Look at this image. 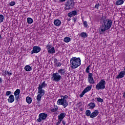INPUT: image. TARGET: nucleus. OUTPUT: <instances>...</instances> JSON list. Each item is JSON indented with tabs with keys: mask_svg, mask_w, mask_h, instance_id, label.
Instances as JSON below:
<instances>
[{
	"mask_svg": "<svg viewBox=\"0 0 125 125\" xmlns=\"http://www.w3.org/2000/svg\"><path fill=\"white\" fill-rule=\"evenodd\" d=\"M70 20H71V19H69V21H70Z\"/></svg>",
	"mask_w": 125,
	"mask_h": 125,
	"instance_id": "nucleus-54",
	"label": "nucleus"
},
{
	"mask_svg": "<svg viewBox=\"0 0 125 125\" xmlns=\"http://www.w3.org/2000/svg\"><path fill=\"white\" fill-rule=\"evenodd\" d=\"M83 26L85 28H87V21H84L83 22Z\"/></svg>",
	"mask_w": 125,
	"mask_h": 125,
	"instance_id": "nucleus-40",
	"label": "nucleus"
},
{
	"mask_svg": "<svg viewBox=\"0 0 125 125\" xmlns=\"http://www.w3.org/2000/svg\"><path fill=\"white\" fill-rule=\"evenodd\" d=\"M38 93H39V94H40V95H42V96H43V95L45 94V91L42 89H38Z\"/></svg>",
	"mask_w": 125,
	"mask_h": 125,
	"instance_id": "nucleus-17",
	"label": "nucleus"
},
{
	"mask_svg": "<svg viewBox=\"0 0 125 125\" xmlns=\"http://www.w3.org/2000/svg\"><path fill=\"white\" fill-rule=\"evenodd\" d=\"M7 75H8V76H11L12 73L7 71Z\"/></svg>",
	"mask_w": 125,
	"mask_h": 125,
	"instance_id": "nucleus-43",
	"label": "nucleus"
},
{
	"mask_svg": "<svg viewBox=\"0 0 125 125\" xmlns=\"http://www.w3.org/2000/svg\"><path fill=\"white\" fill-rule=\"evenodd\" d=\"M57 110H58V107L57 106H56V107L51 109V112H56V111H57Z\"/></svg>",
	"mask_w": 125,
	"mask_h": 125,
	"instance_id": "nucleus-35",
	"label": "nucleus"
},
{
	"mask_svg": "<svg viewBox=\"0 0 125 125\" xmlns=\"http://www.w3.org/2000/svg\"><path fill=\"white\" fill-rule=\"evenodd\" d=\"M123 97L124 98H125V92H124V93H123Z\"/></svg>",
	"mask_w": 125,
	"mask_h": 125,
	"instance_id": "nucleus-48",
	"label": "nucleus"
},
{
	"mask_svg": "<svg viewBox=\"0 0 125 125\" xmlns=\"http://www.w3.org/2000/svg\"><path fill=\"white\" fill-rule=\"evenodd\" d=\"M70 20H71V19H69V21H70Z\"/></svg>",
	"mask_w": 125,
	"mask_h": 125,
	"instance_id": "nucleus-53",
	"label": "nucleus"
},
{
	"mask_svg": "<svg viewBox=\"0 0 125 125\" xmlns=\"http://www.w3.org/2000/svg\"><path fill=\"white\" fill-rule=\"evenodd\" d=\"M88 106L89 107V109H94L95 108V104L94 103H90L88 104Z\"/></svg>",
	"mask_w": 125,
	"mask_h": 125,
	"instance_id": "nucleus-20",
	"label": "nucleus"
},
{
	"mask_svg": "<svg viewBox=\"0 0 125 125\" xmlns=\"http://www.w3.org/2000/svg\"><path fill=\"white\" fill-rule=\"evenodd\" d=\"M62 125H66V121H64V120H62Z\"/></svg>",
	"mask_w": 125,
	"mask_h": 125,
	"instance_id": "nucleus-46",
	"label": "nucleus"
},
{
	"mask_svg": "<svg viewBox=\"0 0 125 125\" xmlns=\"http://www.w3.org/2000/svg\"><path fill=\"white\" fill-rule=\"evenodd\" d=\"M4 74H5L4 75V76H5H5H6V75H7V70H5V71L4 72Z\"/></svg>",
	"mask_w": 125,
	"mask_h": 125,
	"instance_id": "nucleus-47",
	"label": "nucleus"
},
{
	"mask_svg": "<svg viewBox=\"0 0 125 125\" xmlns=\"http://www.w3.org/2000/svg\"><path fill=\"white\" fill-rule=\"evenodd\" d=\"M41 47L35 46L33 47V50L30 52L31 54H34V53H39V52L41 51Z\"/></svg>",
	"mask_w": 125,
	"mask_h": 125,
	"instance_id": "nucleus-9",
	"label": "nucleus"
},
{
	"mask_svg": "<svg viewBox=\"0 0 125 125\" xmlns=\"http://www.w3.org/2000/svg\"><path fill=\"white\" fill-rule=\"evenodd\" d=\"M10 94H11V91H7L6 92V96H9V95H10Z\"/></svg>",
	"mask_w": 125,
	"mask_h": 125,
	"instance_id": "nucleus-42",
	"label": "nucleus"
},
{
	"mask_svg": "<svg viewBox=\"0 0 125 125\" xmlns=\"http://www.w3.org/2000/svg\"><path fill=\"white\" fill-rule=\"evenodd\" d=\"M85 93H86L83 90V92H82V93L80 95V97H81V98L83 97V95H84V94H85Z\"/></svg>",
	"mask_w": 125,
	"mask_h": 125,
	"instance_id": "nucleus-37",
	"label": "nucleus"
},
{
	"mask_svg": "<svg viewBox=\"0 0 125 125\" xmlns=\"http://www.w3.org/2000/svg\"><path fill=\"white\" fill-rule=\"evenodd\" d=\"M58 62V61L57 60V59H54V63L56 65L57 67H61L62 64L60 62Z\"/></svg>",
	"mask_w": 125,
	"mask_h": 125,
	"instance_id": "nucleus-22",
	"label": "nucleus"
},
{
	"mask_svg": "<svg viewBox=\"0 0 125 125\" xmlns=\"http://www.w3.org/2000/svg\"><path fill=\"white\" fill-rule=\"evenodd\" d=\"M26 101L28 104H31V103H32V98L30 97H27L26 98Z\"/></svg>",
	"mask_w": 125,
	"mask_h": 125,
	"instance_id": "nucleus-26",
	"label": "nucleus"
},
{
	"mask_svg": "<svg viewBox=\"0 0 125 125\" xmlns=\"http://www.w3.org/2000/svg\"><path fill=\"white\" fill-rule=\"evenodd\" d=\"M63 121V119H58V122L60 123V124H61V121Z\"/></svg>",
	"mask_w": 125,
	"mask_h": 125,
	"instance_id": "nucleus-45",
	"label": "nucleus"
},
{
	"mask_svg": "<svg viewBox=\"0 0 125 125\" xmlns=\"http://www.w3.org/2000/svg\"><path fill=\"white\" fill-rule=\"evenodd\" d=\"M81 64L82 61L80 58L72 57L70 59V65L72 69H77Z\"/></svg>",
	"mask_w": 125,
	"mask_h": 125,
	"instance_id": "nucleus-2",
	"label": "nucleus"
},
{
	"mask_svg": "<svg viewBox=\"0 0 125 125\" xmlns=\"http://www.w3.org/2000/svg\"><path fill=\"white\" fill-rule=\"evenodd\" d=\"M60 125V122H57V123H56V125Z\"/></svg>",
	"mask_w": 125,
	"mask_h": 125,
	"instance_id": "nucleus-50",
	"label": "nucleus"
},
{
	"mask_svg": "<svg viewBox=\"0 0 125 125\" xmlns=\"http://www.w3.org/2000/svg\"><path fill=\"white\" fill-rule=\"evenodd\" d=\"M21 90L20 89H17L14 92V95L15 97L16 101H18L19 99V95L20 94Z\"/></svg>",
	"mask_w": 125,
	"mask_h": 125,
	"instance_id": "nucleus-10",
	"label": "nucleus"
},
{
	"mask_svg": "<svg viewBox=\"0 0 125 125\" xmlns=\"http://www.w3.org/2000/svg\"><path fill=\"white\" fill-rule=\"evenodd\" d=\"M68 17H73V16H76V15H78V13L77 12V11L74 10L73 11H71L68 13Z\"/></svg>",
	"mask_w": 125,
	"mask_h": 125,
	"instance_id": "nucleus-11",
	"label": "nucleus"
},
{
	"mask_svg": "<svg viewBox=\"0 0 125 125\" xmlns=\"http://www.w3.org/2000/svg\"><path fill=\"white\" fill-rule=\"evenodd\" d=\"M99 6H100V4L99 3H96L95 5L94 8H97V9H98L99 8Z\"/></svg>",
	"mask_w": 125,
	"mask_h": 125,
	"instance_id": "nucleus-39",
	"label": "nucleus"
},
{
	"mask_svg": "<svg viewBox=\"0 0 125 125\" xmlns=\"http://www.w3.org/2000/svg\"><path fill=\"white\" fill-rule=\"evenodd\" d=\"M54 24L55 26H60L61 25V21L59 20H56L54 21Z\"/></svg>",
	"mask_w": 125,
	"mask_h": 125,
	"instance_id": "nucleus-18",
	"label": "nucleus"
},
{
	"mask_svg": "<svg viewBox=\"0 0 125 125\" xmlns=\"http://www.w3.org/2000/svg\"><path fill=\"white\" fill-rule=\"evenodd\" d=\"M63 98L60 99L57 101L58 105H62L63 108H66L69 104L67 102L66 99H68V96L67 95H64L62 96Z\"/></svg>",
	"mask_w": 125,
	"mask_h": 125,
	"instance_id": "nucleus-3",
	"label": "nucleus"
},
{
	"mask_svg": "<svg viewBox=\"0 0 125 125\" xmlns=\"http://www.w3.org/2000/svg\"><path fill=\"white\" fill-rule=\"evenodd\" d=\"M24 70L26 71V72H30L32 71V67L30 65H27L24 67Z\"/></svg>",
	"mask_w": 125,
	"mask_h": 125,
	"instance_id": "nucleus-23",
	"label": "nucleus"
},
{
	"mask_svg": "<svg viewBox=\"0 0 125 125\" xmlns=\"http://www.w3.org/2000/svg\"><path fill=\"white\" fill-rule=\"evenodd\" d=\"M98 114H99L98 110H95L91 114L90 118L92 119L95 118V117H97V116H98Z\"/></svg>",
	"mask_w": 125,
	"mask_h": 125,
	"instance_id": "nucleus-12",
	"label": "nucleus"
},
{
	"mask_svg": "<svg viewBox=\"0 0 125 125\" xmlns=\"http://www.w3.org/2000/svg\"><path fill=\"white\" fill-rule=\"evenodd\" d=\"M48 117L47 114L42 113H40L39 115V119L37 120V122L38 123H41L42 121L45 120Z\"/></svg>",
	"mask_w": 125,
	"mask_h": 125,
	"instance_id": "nucleus-7",
	"label": "nucleus"
},
{
	"mask_svg": "<svg viewBox=\"0 0 125 125\" xmlns=\"http://www.w3.org/2000/svg\"><path fill=\"white\" fill-rule=\"evenodd\" d=\"M65 0H61L62 2H63V1H65Z\"/></svg>",
	"mask_w": 125,
	"mask_h": 125,
	"instance_id": "nucleus-51",
	"label": "nucleus"
},
{
	"mask_svg": "<svg viewBox=\"0 0 125 125\" xmlns=\"http://www.w3.org/2000/svg\"><path fill=\"white\" fill-rule=\"evenodd\" d=\"M113 21L109 19L104 20L103 21L102 25L100 27L99 29V32L100 35L104 34V32L107 30H109L112 27Z\"/></svg>",
	"mask_w": 125,
	"mask_h": 125,
	"instance_id": "nucleus-1",
	"label": "nucleus"
},
{
	"mask_svg": "<svg viewBox=\"0 0 125 125\" xmlns=\"http://www.w3.org/2000/svg\"><path fill=\"white\" fill-rule=\"evenodd\" d=\"M65 117H66V114H65L64 112H62L58 115V119L63 120Z\"/></svg>",
	"mask_w": 125,
	"mask_h": 125,
	"instance_id": "nucleus-21",
	"label": "nucleus"
},
{
	"mask_svg": "<svg viewBox=\"0 0 125 125\" xmlns=\"http://www.w3.org/2000/svg\"><path fill=\"white\" fill-rule=\"evenodd\" d=\"M2 39V37H1V35H0V40H1Z\"/></svg>",
	"mask_w": 125,
	"mask_h": 125,
	"instance_id": "nucleus-52",
	"label": "nucleus"
},
{
	"mask_svg": "<svg viewBox=\"0 0 125 125\" xmlns=\"http://www.w3.org/2000/svg\"><path fill=\"white\" fill-rule=\"evenodd\" d=\"M51 80L53 82L59 83V82H60L62 80V76L59 75V73L56 72L52 75Z\"/></svg>",
	"mask_w": 125,
	"mask_h": 125,
	"instance_id": "nucleus-6",
	"label": "nucleus"
},
{
	"mask_svg": "<svg viewBox=\"0 0 125 125\" xmlns=\"http://www.w3.org/2000/svg\"><path fill=\"white\" fill-rule=\"evenodd\" d=\"M63 41L65 42H71V38L69 37H65L64 38Z\"/></svg>",
	"mask_w": 125,
	"mask_h": 125,
	"instance_id": "nucleus-30",
	"label": "nucleus"
},
{
	"mask_svg": "<svg viewBox=\"0 0 125 125\" xmlns=\"http://www.w3.org/2000/svg\"><path fill=\"white\" fill-rule=\"evenodd\" d=\"M106 81L104 79H102L96 86V89L97 90H103L105 88Z\"/></svg>",
	"mask_w": 125,
	"mask_h": 125,
	"instance_id": "nucleus-4",
	"label": "nucleus"
},
{
	"mask_svg": "<svg viewBox=\"0 0 125 125\" xmlns=\"http://www.w3.org/2000/svg\"><path fill=\"white\" fill-rule=\"evenodd\" d=\"M14 100H15L14 99V96L13 95H10L8 99V102L9 103H13V102H14Z\"/></svg>",
	"mask_w": 125,
	"mask_h": 125,
	"instance_id": "nucleus-15",
	"label": "nucleus"
},
{
	"mask_svg": "<svg viewBox=\"0 0 125 125\" xmlns=\"http://www.w3.org/2000/svg\"><path fill=\"white\" fill-rule=\"evenodd\" d=\"M92 87V85L88 86L86 87L83 90L86 93L88 92V91L91 90V88Z\"/></svg>",
	"mask_w": 125,
	"mask_h": 125,
	"instance_id": "nucleus-25",
	"label": "nucleus"
},
{
	"mask_svg": "<svg viewBox=\"0 0 125 125\" xmlns=\"http://www.w3.org/2000/svg\"><path fill=\"white\" fill-rule=\"evenodd\" d=\"M77 107H78V109H81V107L83 106V103L82 102H80L76 104Z\"/></svg>",
	"mask_w": 125,
	"mask_h": 125,
	"instance_id": "nucleus-31",
	"label": "nucleus"
},
{
	"mask_svg": "<svg viewBox=\"0 0 125 125\" xmlns=\"http://www.w3.org/2000/svg\"><path fill=\"white\" fill-rule=\"evenodd\" d=\"M90 65H88L87 67H86V69H85V72H86V73H89V69H90Z\"/></svg>",
	"mask_w": 125,
	"mask_h": 125,
	"instance_id": "nucleus-36",
	"label": "nucleus"
},
{
	"mask_svg": "<svg viewBox=\"0 0 125 125\" xmlns=\"http://www.w3.org/2000/svg\"><path fill=\"white\" fill-rule=\"evenodd\" d=\"M85 115L87 117H90L91 115V111H90L89 109L86 110Z\"/></svg>",
	"mask_w": 125,
	"mask_h": 125,
	"instance_id": "nucleus-27",
	"label": "nucleus"
},
{
	"mask_svg": "<svg viewBox=\"0 0 125 125\" xmlns=\"http://www.w3.org/2000/svg\"><path fill=\"white\" fill-rule=\"evenodd\" d=\"M15 2L14 1H11L9 5L10 6H13L14 5H15Z\"/></svg>",
	"mask_w": 125,
	"mask_h": 125,
	"instance_id": "nucleus-41",
	"label": "nucleus"
},
{
	"mask_svg": "<svg viewBox=\"0 0 125 125\" xmlns=\"http://www.w3.org/2000/svg\"><path fill=\"white\" fill-rule=\"evenodd\" d=\"M42 96H42L41 95H40V94H39L37 96V100L39 102L41 101V99H42Z\"/></svg>",
	"mask_w": 125,
	"mask_h": 125,
	"instance_id": "nucleus-33",
	"label": "nucleus"
},
{
	"mask_svg": "<svg viewBox=\"0 0 125 125\" xmlns=\"http://www.w3.org/2000/svg\"><path fill=\"white\" fill-rule=\"evenodd\" d=\"M80 36L81 38H86L87 37V34L85 32H82L81 33Z\"/></svg>",
	"mask_w": 125,
	"mask_h": 125,
	"instance_id": "nucleus-29",
	"label": "nucleus"
},
{
	"mask_svg": "<svg viewBox=\"0 0 125 125\" xmlns=\"http://www.w3.org/2000/svg\"><path fill=\"white\" fill-rule=\"evenodd\" d=\"M0 83H2V79H1V78H0Z\"/></svg>",
	"mask_w": 125,
	"mask_h": 125,
	"instance_id": "nucleus-49",
	"label": "nucleus"
},
{
	"mask_svg": "<svg viewBox=\"0 0 125 125\" xmlns=\"http://www.w3.org/2000/svg\"><path fill=\"white\" fill-rule=\"evenodd\" d=\"M47 52L50 54H53L54 53H55V48L54 47H52L50 49H49Z\"/></svg>",
	"mask_w": 125,
	"mask_h": 125,
	"instance_id": "nucleus-19",
	"label": "nucleus"
},
{
	"mask_svg": "<svg viewBox=\"0 0 125 125\" xmlns=\"http://www.w3.org/2000/svg\"><path fill=\"white\" fill-rule=\"evenodd\" d=\"M75 6V2L74 0H67L65 3V10H69L72 8H74Z\"/></svg>",
	"mask_w": 125,
	"mask_h": 125,
	"instance_id": "nucleus-5",
	"label": "nucleus"
},
{
	"mask_svg": "<svg viewBox=\"0 0 125 125\" xmlns=\"http://www.w3.org/2000/svg\"><path fill=\"white\" fill-rule=\"evenodd\" d=\"M33 19L31 18H27V22L28 24H32L33 23Z\"/></svg>",
	"mask_w": 125,
	"mask_h": 125,
	"instance_id": "nucleus-28",
	"label": "nucleus"
},
{
	"mask_svg": "<svg viewBox=\"0 0 125 125\" xmlns=\"http://www.w3.org/2000/svg\"><path fill=\"white\" fill-rule=\"evenodd\" d=\"M116 5H122L124 4V0H118L115 2Z\"/></svg>",
	"mask_w": 125,
	"mask_h": 125,
	"instance_id": "nucleus-24",
	"label": "nucleus"
},
{
	"mask_svg": "<svg viewBox=\"0 0 125 125\" xmlns=\"http://www.w3.org/2000/svg\"><path fill=\"white\" fill-rule=\"evenodd\" d=\"M47 85V84L45 83V81L42 82V83L39 84L38 89H42L44 88Z\"/></svg>",
	"mask_w": 125,
	"mask_h": 125,
	"instance_id": "nucleus-14",
	"label": "nucleus"
},
{
	"mask_svg": "<svg viewBox=\"0 0 125 125\" xmlns=\"http://www.w3.org/2000/svg\"><path fill=\"white\" fill-rule=\"evenodd\" d=\"M72 20H73V22H76V21H77V18H73Z\"/></svg>",
	"mask_w": 125,
	"mask_h": 125,
	"instance_id": "nucleus-44",
	"label": "nucleus"
},
{
	"mask_svg": "<svg viewBox=\"0 0 125 125\" xmlns=\"http://www.w3.org/2000/svg\"><path fill=\"white\" fill-rule=\"evenodd\" d=\"M125 75V71H122L119 74V75L116 77V79H122Z\"/></svg>",
	"mask_w": 125,
	"mask_h": 125,
	"instance_id": "nucleus-16",
	"label": "nucleus"
},
{
	"mask_svg": "<svg viewBox=\"0 0 125 125\" xmlns=\"http://www.w3.org/2000/svg\"><path fill=\"white\" fill-rule=\"evenodd\" d=\"M52 47V45L49 43H48L46 46V48L47 50V51L49 50L50 48Z\"/></svg>",
	"mask_w": 125,
	"mask_h": 125,
	"instance_id": "nucleus-32",
	"label": "nucleus"
},
{
	"mask_svg": "<svg viewBox=\"0 0 125 125\" xmlns=\"http://www.w3.org/2000/svg\"><path fill=\"white\" fill-rule=\"evenodd\" d=\"M88 83L92 84L95 83V81H94V79H93V74L92 73H89L88 75Z\"/></svg>",
	"mask_w": 125,
	"mask_h": 125,
	"instance_id": "nucleus-8",
	"label": "nucleus"
},
{
	"mask_svg": "<svg viewBox=\"0 0 125 125\" xmlns=\"http://www.w3.org/2000/svg\"><path fill=\"white\" fill-rule=\"evenodd\" d=\"M97 101H98V102H101V103H102V102H103L104 100H103V99H101V98H97Z\"/></svg>",
	"mask_w": 125,
	"mask_h": 125,
	"instance_id": "nucleus-38",
	"label": "nucleus"
},
{
	"mask_svg": "<svg viewBox=\"0 0 125 125\" xmlns=\"http://www.w3.org/2000/svg\"><path fill=\"white\" fill-rule=\"evenodd\" d=\"M58 74H60V76H64L66 75V70L65 69L61 68L58 70Z\"/></svg>",
	"mask_w": 125,
	"mask_h": 125,
	"instance_id": "nucleus-13",
	"label": "nucleus"
},
{
	"mask_svg": "<svg viewBox=\"0 0 125 125\" xmlns=\"http://www.w3.org/2000/svg\"><path fill=\"white\" fill-rule=\"evenodd\" d=\"M3 19H4V17L2 15H0V23L3 22Z\"/></svg>",
	"mask_w": 125,
	"mask_h": 125,
	"instance_id": "nucleus-34",
	"label": "nucleus"
}]
</instances>
